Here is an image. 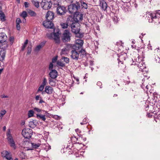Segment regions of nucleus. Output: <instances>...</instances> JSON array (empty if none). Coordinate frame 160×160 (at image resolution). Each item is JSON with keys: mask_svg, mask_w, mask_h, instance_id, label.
I'll use <instances>...</instances> for the list:
<instances>
[{"mask_svg": "<svg viewBox=\"0 0 160 160\" xmlns=\"http://www.w3.org/2000/svg\"><path fill=\"white\" fill-rule=\"evenodd\" d=\"M54 14L52 11H49L47 12L46 15V20H51L54 18Z\"/></svg>", "mask_w": 160, "mask_h": 160, "instance_id": "dca6fc26", "label": "nucleus"}, {"mask_svg": "<svg viewBox=\"0 0 160 160\" xmlns=\"http://www.w3.org/2000/svg\"><path fill=\"white\" fill-rule=\"evenodd\" d=\"M45 42H42L39 45L37 46L35 48L34 51L35 52H38L44 45Z\"/></svg>", "mask_w": 160, "mask_h": 160, "instance_id": "4be33fe9", "label": "nucleus"}, {"mask_svg": "<svg viewBox=\"0 0 160 160\" xmlns=\"http://www.w3.org/2000/svg\"><path fill=\"white\" fill-rule=\"evenodd\" d=\"M6 113V111L5 110H3L0 111V122L1 121L2 118Z\"/></svg>", "mask_w": 160, "mask_h": 160, "instance_id": "a878e982", "label": "nucleus"}, {"mask_svg": "<svg viewBox=\"0 0 160 160\" xmlns=\"http://www.w3.org/2000/svg\"><path fill=\"white\" fill-rule=\"evenodd\" d=\"M83 44V41L82 40L80 39H77L76 40L75 44L73 46V48L74 49L77 50L81 48Z\"/></svg>", "mask_w": 160, "mask_h": 160, "instance_id": "1a4fd4ad", "label": "nucleus"}, {"mask_svg": "<svg viewBox=\"0 0 160 160\" xmlns=\"http://www.w3.org/2000/svg\"><path fill=\"white\" fill-rule=\"evenodd\" d=\"M57 57H56L53 58L52 59V63H54L56 62L57 60Z\"/></svg>", "mask_w": 160, "mask_h": 160, "instance_id": "09e8293b", "label": "nucleus"}, {"mask_svg": "<svg viewBox=\"0 0 160 160\" xmlns=\"http://www.w3.org/2000/svg\"><path fill=\"white\" fill-rule=\"evenodd\" d=\"M32 146L33 148H38V147L40 146V144L36 143H32Z\"/></svg>", "mask_w": 160, "mask_h": 160, "instance_id": "2f4dec72", "label": "nucleus"}, {"mask_svg": "<svg viewBox=\"0 0 160 160\" xmlns=\"http://www.w3.org/2000/svg\"><path fill=\"white\" fill-rule=\"evenodd\" d=\"M57 64L58 65L60 66L64 67L65 66V64L63 62L60 61H58Z\"/></svg>", "mask_w": 160, "mask_h": 160, "instance_id": "e433bc0d", "label": "nucleus"}, {"mask_svg": "<svg viewBox=\"0 0 160 160\" xmlns=\"http://www.w3.org/2000/svg\"><path fill=\"white\" fill-rule=\"evenodd\" d=\"M47 83V79L46 78H44L43 81V82L41 85L45 87V86L46 85Z\"/></svg>", "mask_w": 160, "mask_h": 160, "instance_id": "a19ab883", "label": "nucleus"}, {"mask_svg": "<svg viewBox=\"0 0 160 160\" xmlns=\"http://www.w3.org/2000/svg\"><path fill=\"white\" fill-rule=\"evenodd\" d=\"M51 116L52 118H53L56 119H57V120L59 119L60 118V117L57 115H51Z\"/></svg>", "mask_w": 160, "mask_h": 160, "instance_id": "79ce46f5", "label": "nucleus"}, {"mask_svg": "<svg viewBox=\"0 0 160 160\" xmlns=\"http://www.w3.org/2000/svg\"><path fill=\"white\" fill-rule=\"evenodd\" d=\"M37 118L38 119H40L43 120V121H45L46 120V118H45V115H37Z\"/></svg>", "mask_w": 160, "mask_h": 160, "instance_id": "c85d7f7f", "label": "nucleus"}, {"mask_svg": "<svg viewBox=\"0 0 160 160\" xmlns=\"http://www.w3.org/2000/svg\"><path fill=\"white\" fill-rule=\"evenodd\" d=\"M97 85L99 86H100L102 85V83L100 82H98L97 83Z\"/></svg>", "mask_w": 160, "mask_h": 160, "instance_id": "052dcab7", "label": "nucleus"}, {"mask_svg": "<svg viewBox=\"0 0 160 160\" xmlns=\"http://www.w3.org/2000/svg\"><path fill=\"white\" fill-rule=\"evenodd\" d=\"M16 27L17 30H19L20 29V24H16Z\"/></svg>", "mask_w": 160, "mask_h": 160, "instance_id": "603ef678", "label": "nucleus"}, {"mask_svg": "<svg viewBox=\"0 0 160 160\" xmlns=\"http://www.w3.org/2000/svg\"><path fill=\"white\" fill-rule=\"evenodd\" d=\"M142 58L140 57L138 54H136L134 58H132L133 63H138L142 62Z\"/></svg>", "mask_w": 160, "mask_h": 160, "instance_id": "ddd939ff", "label": "nucleus"}, {"mask_svg": "<svg viewBox=\"0 0 160 160\" xmlns=\"http://www.w3.org/2000/svg\"><path fill=\"white\" fill-rule=\"evenodd\" d=\"M70 34L68 30H66L64 31L62 36V40L63 42H66L69 41L70 39Z\"/></svg>", "mask_w": 160, "mask_h": 160, "instance_id": "9d476101", "label": "nucleus"}, {"mask_svg": "<svg viewBox=\"0 0 160 160\" xmlns=\"http://www.w3.org/2000/svg\"><path fill=\"white\" fill-rule=\"evenodd\" d=\"M34 111L32 110H29L28 113V118H31L33 116Z\"/></svg>", "mask_w": 160, "mask_h": 160, "instance_id": "72a5a7b5", "label": "nucleus"}, {"mask_svg": "<svg viewBox=\"0 0 160 160\" xmlns=\"http://www.w3.org/2000/svg\"><path fill=\"white\" fill-rule=\"evenodd\" d=\"M38 124V122L36 120H33L32 121H30L29 122V127L32 128H35Z\"/></svg>", "mask_w": 160, "mask_h": 160, "instance_id": "412c9836", "label": "nucleus"}, {"mask_svg": "<svg viewBox=\"0 0 160 160\" xmlns=\"http://www.w3.org/2000/svg\"><path fill=\"white\" fill-rule=\"evenodd\" d=\"M80 4L79 2H77L75 4H71L68 6V10L71 13H76L78 10L80 8Z\"/></svg>", "mask_w": 160, "mask_h": 160, "instance_id": "39448f33", "label": "nucleus"}, {"mask_svg": "<svg viewBox=\"0 0 160 160\" xmlns=\"http://www.w3.org/2000/svg\"><path fill=\"white\" fill-rule=\"evenodd\" d=\"M20 16L25 19L27 16V13L26 11H24L21 14Z\"/></svg>", "mask_w": 160, "mask_h": 160, "instance_id": "f704fd0d", "label": "nucleus"}, {"mask_svg": "<svg viewBox=\"0 0 160 160\" xmlns=\"http://www.w3.org/2000/svg\"><path fill=\"white\" fill-rule=\"evenodd\" d=\"M146 85L145 88L147 90L148 89V88L149 87L148 85H147V83L144 81L142 83V85L141 86L142 88L144 89V88L145 87V86Z\"/></svg>", "mask_w": 160, "mask_h": 160, "instance_id": "c756f323", "label": "nucleus"}, {"mask_svg": "<svg viewBox=\"0 0 160 160\" xmlns=\"http://www.w3.org/2000/svg\"><path fill=\"white\" fill-rule=\"evenodd\" d=\"M32 130L29 128H24L22 131V135L26 138H30L32 136Z\"/></svg>", "mask_w": 160, "mask_h": 160, "instance_id": "6e6552de", "label": "nucleus"}, {"mask_svg": "<svg viewBox=\"0 0 160 160\" xmlns=\"http://www.w3.org/2000/svg\"><path fill=\"white\" fill-rule=\"evenodd\" d=\"M44 87L41 85L39 87L38 90L37 92H39L40 91H42L44 88Z\"/></svg>", "mask_w": 160, "mask_h": 160, "instance_id": "58836bf2", "label": "nucleus"}, {"mask_svg": "<svg viewBox=\"0 0 160 160\" xmlns=\"http://www.w3.org/2000/svg\"><path fill=\"white\" fill-rule=\"evenodd\" d=\"M100 5L104 10H106L108 5L107 3L103 0L100 1Z\"/></svg>", "mask_w": 160, "mask_h": 160, "instance_id": "aec40b11", "label": "nucleus"}, {"mask_svg": "<svg viewBox=\"0 0 160 160\" xmlns=\"http://www.w3.org/2000/svg\"><path fill=\"white\" fill-rule=\"evenodd\" d=\"M81 52L84 54L85 52V50L84 49H82L81 50Z\"/></svg>", "mask_w": 160, "mask_h": 160, "instance_id": "bf43d9fd", "label": "nucleus"}, {"mask_svg": "<svg viewBox=\"0 0 160 160\" xmlns=\"http://www.w3.org/2000/svg\"><path fill=\"white\" fill-rule=\"evenodd\" d=\"M72 22L71 26L72 32L75 34L76 36L77 37L79 38L82 37V34H81L79 33L80 24L78 22Z\"/></svg>", "mask_w": 160, "mask_h": 160, "instance_id": "20e7f679", "label": "nucleus"}, {"mask_svg": "<svg viewBox=\"0 0 160 160\" xmlns=\"http://www.w3.org/2000/svg\"><path fill=\"white\" fill-rule=\"evenodd\" d=\"M3 130L4 131H5L6 130V127L5 126L3 127Z\"/></svg>", "mask_w": 160, "mask_h": 160, "instance_id": "774afa93", "label": "nucleus"}, {"mask_svg": "<svg viewBox=\"0 0 160 160\" xmlns=\"http://www.w3.org/2000/svg\"><path fill=\"white\" fill-rule=\"evenodd\" d=\"M41 98V97L39 95L36 96L35 97V99L37 101L40 100Z\"/></svg>", "mask_w": 160, "mask_h": 160, "instance_id": "8fccbe9b", "label": "nucleus"}, {"mask_svg": "<svg viewBox=\"0 0 160 160\" xmlns=\"http://www.w3.org/2000/svg\"><path fill=\"white\" fill-rule=\"evenodd\" d=\"M24 6L25 8H28V7L29 5V4L28 2H25L24 3Z\"/></svg>", "mask_w": 160, "mask_h": 160, "instance_id": "3c124183", "label": "nucleus"}, {"mask_svg": "<svg viewBox=\"0 0 160 160\" xmlns=\"http://www.w3.org/2000/svg\"><path fill=\"white\" fill-rule=\"evenodd\" d=\"M146 18L150 22H153L158 23L160 22V10H158L152 12H147L146 14Z\"/></svg>", "mask_w": 160, "mask_h": 160, "instance_id": "f03ea898", "label": "nucleus"}, {"mask_svg": "<svg viewBox=\"0 0 160 160\" xmlns=\"http://www.w3.org/2000/svg\"><path fill=\"white\" fill-rule=\"evenodd\" d=\"M33 109L35 111H36L38 112H40L41 111V109L36 108H34Z\"/></svg>", "mask_w": 160, "mask_h": 160, "instance_id": "de8ad7c7", "label": "nucleus"}, {"mask_svg": "<svg viewBox=\"0 0 160 160\" xmlns=\"http://www.w3.org/2000/svg\"><path fill=\"white\" fill-rule=\"evenodd\" d=\"M88 120L86 118H85L83 119V122L85 123H86V124L87 123V122H88Z\"/></svg>", "mask_w": 160, "mask_h": 160, "instance_id": "4d7b16f0", "label": "nucleus"}, {"mask_svg": "<svg viewBox=\"0 0 160 160\" xmlns=\"http://www.w3.org/2000/svg\"><path fill=\"white\" fill-rule=\"evenodd\" d=\"M39 100L40 101L39 102V103H42L45 102L42 100V98Z\"/></svg>", "mask_w": 160, "mask_h": 160, "instance_id": "5fc2aeb1", "label": "nucleus"}, {"mask_svg": "<svg viewBox=\"0 0 160 160\" xmlns=\"http://www.w3.org/2000/svg\"><path fill=\"white\" fill-rule=\"evenodd\" d=\"M50 77L52 79H55L58 76V72L56 70H52L49 74Z\"/></svg>", "mask_w": 160, "mask_h": 160, "instance_id": "a211bd4d", "label": "nucleus"}, {"mask_svg": "<svg viewBox=\"0 0 160 160\" xmlns=\"http://www.w3.org/2000/svg\"><path fill=\"white\" fill-rule=\"evenodd\" d=\"M75 131L76 132H77V133H78V132H80V130H79L78 129H77L75 130Z\"/></svg>", "mask_w": 160, "mask_h": 160, "instance_id": "e2e57ef3", "label": "nucleus"}, {"mask_svg": "<svg viewBox=\"0 0 160 160\" xmlns=\"http://www.w3.org/2000/svg\"><path fill=\"white\" fill-rule=\"evenodd\" d=\"M7 139L8 142L10 146L14 149L16 148V145L13 138L10 134V132L9 130L7 133Z\"/></svg>", "mask_w": 160, "mask_h": 160, "instance_id": "423d86ee", "label": "nucleus"}, {"mask_svg": "<svg viewBox=\"0 0 160 160\" xmlns=\"http://www.w3.org/2000/svg\"><path fill=\"white\" fill-rule=\"evenodd\" d=\"M41 5L43 9L48 10L51 8L52 3L51 0H42Z\"/></svg>", "mask_w": 160, "mask_h": 160, "instance_id": "0eeeda50", "label": "nucleus"}, {"mask_svg": "<svg viewBox=\"0 0 160 160\" xmlns=\"http://www.w3.org/2000/svg\"><path fill=\"white\" fill-rule=\"evenodd\" d=\"M16 24H20L22 22L21 19L19 18H17L16 19Z\"/></svg>", "mask_w": 160, "mask_h": 160, "instance_id": "49530a36", "label": "nucleus"}, {"mask_svg": "<svg viewBox=\"0 0 160 160\" xmlns=\"http://www.w3.org/2000/svg\"><path fill=\"white\" fill-rule=\"evenodd\" d=\"M66 8L63 6H59L57 9V14L60 15L64 14L66 12Z\"/></svg>", "mask_w": 160, "mask_h": 160, "instance_id": "f8f14e48", "label": "nucleus"}, {"mask_svg": "<svg viewBox=\"0 0 160 160\" xmlns=\"http://www.w3.org/2000/svg\"><path fill=\"white\" fill-rule=\"evenodd\" d=\"M32 50L31 47L28 46V48L27 53L29 54L31 53Z\"/></svg>", "mask_w": 160, "mask_h": 160, "instance_id": "a18cd8bd", "label": "nucleus"}, {"mask_svg": "<svg viewBox=\"0 0 160 160\" xmlns=\"http://www.w3.org/2000/svg\"><path fill=\"white\" fill-rule=\"evenodd\" d=\"M80 124L82 125H83L84 124H86V123L84 122H82L80 123Z\"/></svg>", "mask_w": 160, "mask_h": 160, "instance_id": "338daca9", "label": "nucleus"}, {"mask_svg": "<svg viewBox=\"0 0 160 160\" xmlns=\"http://www.w3.org/2000/svg\"><path fill=\"white\" fill-rule=\"evenodd\" d=\"M28 42V39H27L26 40V41L25 42L24 44L27 45Z\"/></svg>", "mask_w": 160, "mask_h": 160, "instance_id": "680f3d73", "label": "nucleus"}, {"mask_svg": "<svg viewBox=\"0 0 160 160\" xmlns=\"http://www.w3.org/2000/svg\"><path fill=\"white\" fill-rule=\"evenodd\" d=\"M14 38L13 37H11L9 38V40L11 43L12 44L14 41Z\"/></svg>", "mask_w": 160, "mask_h": 160, "instance_id": "37998d69", "label": "nucleus"}, {"mask_svg": "<svg viewBox=\"0 0 160 160\" xmlns=\"http://www.w3.org/2000/svg\"><path fill=\"white\" fill-rule=\"evenodd\" d=\"M53 91L52 88L50 86H47L45 88V90L44 92H45L48 94H51L52 93ZM44 93V91L42 92V94H43Z\"/></svg>", "mask_w": 160, "mask_h": 160, "instance_id": "f3484780", "label": "nucleus"}, {"mask_svg": "<svg viewBox=\"0 0 160 160\" xmlns=\"http://www.w3.org/2000/svg\"><path fill=\"white\" fill-rule=\"evenodd\" d=\"M2 156L8 160H12L10 153L7 151H4L2 152Z\"/></svg>", "mask_w": 160, "mask_h": 160, "instance_id": "4468645a", "label": "nucleus"}, {"mask_svg": "<svg viewBox=\"0 0 160 160\" xmlns=\"http://www.w3.org/2000/svg\"><path fill=\"white\" fill-rule=\"evenodd\" d=\"M0 19L2 21H4L5 20V15L1 11H0Z\"/></svg>", "mask_w": 160, "mask_h": 160, "instance_id": "393cba45", "label": "nucleus"}, {"mask_svg": "<svg viewBox=\"0 0 160 160\" xmlns=\"http://www.w3.org/2000/svg\"><path fill=\"white\" fill-rule=\"evenodd\" d=\"M28 12L29 15L31 17H35L36 16V13L32 10H28Z\"/></svg>", "mask_w": 160, "mask_h": 160, "instance_id": "bb28decb", "label": "nucleus"}, {"mask_svg": "<svg viewBox=\"0 0 160 160\" xmlns=\"http://www.w3.org/2000/svg\"><path fill=\"white\" fill-rule=\"evenodd\" d=\"M71 58L74 60H77L79 58L80 52H78L75 50H72L71 52Z\"/></svg>", "mask_w": 160, "mask_h": 160, "instance_id": "9b49d317", "label": "nucleus"}, {"mask_svg": "<svg viewBox=\"0 0 160 160\" xmlns=\"http://www.w3.org/2000/svg\"><path fill=\"white\" fill-rule=\"evenodd\" d=\"M25 48H26V47L25 46H24L23 45L22 47V50L23 51L25 49Z\"/></svg>", "mask_w": 160, "mask_h": 160, "instance_id": "0e129e2a", "label": "nucleus"}, {"mask_svg": "<svg viewBox=\"0 0 160 160\" xmlns=\"http://www.w3.org/2000/svg\"><path fill=\"white\" fill-rule=\"evenodd\" d=\"M32 3L37 8H38L39 7V4L38 1L36 0H32Z\"/></svg>", "mask_w": 160, "mask_h": 160, "instance_id": "cd10ccee", "label": "nucleus"}, {"mask_svg": "<svg viewBox=\"0 0 160 160\" xmlns=\"http://www.w3.org/2000/svg\"><path fill=\"white\" fill-rule=\"evenodd\" d=\"M67 2L69 3H72L73 2V0H65Z\"/></svg>", "mask_w": 160, "mask_h": 160, "instance_id": "13d9d810", "label": "nucleus"}, {"mask_svg": "<svg viewBox=\"0 0 160 160\" xmlns=\"http://www.w3.org/2000/svg\"><path fill=\"white\" fill-rule=\"evenodd\" d=\"M68 51V50L67 48H65L62 49V50L61 52V55L66 54Z\"/></svg>", "mask_w": 160, "mask_h": 160, "instance_id": "473e14b6", "label": "nucleus"}, {"mask_svg": "<svg viewBox=\"0 0 160 160\" xmlns=\"http://www.w3.org/2000/svg\"><path fill=\"white\" fill-rule=\"evenodd\" d=\"M83 18V14L78 12L75 13L74 18L72 16H70L67 18L68 22L70 20L71 22H78L81 21Z\"/></svg>", "mask_w": 160, "mask_h": 160, "instance_id": "7ed1b4c3", "label": "nucleus"}, {"mask_svg": "<svg viewBox=\"0 0 160 160\" xmlns=\"http://www.w3.org/2000/svg\"><path fill=\"white\" fill-rule=\"evenodd\" d=\"M43 146H46L48 147V148H45V149L46 150H48L51 149V147L48 144H44L43 145Z\"/></svg>", "mask_w": 160, "mask_h": 160, "instance_id": "c03bdc74", "label": "nucleus"}, {"mask_svg": "<svg viewBox=\"0 0 160 160\" xmlns=\"http://www.w3.org/2000/svg\"><path fill=\"white\" fill-rule=\"evenodd\" d=\"M7 37L4 32L0 33V42H4L7 39Z\"/></svg>", "mask_w": 160, "mask_h": 160, "instance_id": "6ab92c4d", "label": "nucleus"}, {"mask_svg": "<svg viewBox=\"0 0 160 160\" xmlns=\"http://www.w3.org/2000/svg\"><path fill=\"white\" fill-rule=\"evenodd\" d=\"M53 4L57 6H59L61 3L60 0H53Z\"/></svg>", "mask_w": 160, "mask_h": 160, "instance_id": "7c9ffc66", "label": "nucleus"}, {"mask_svg": "<svg viewBox=\"0 0 160 160\" xmlns=\"http://www.w3.org/2000/svg\"><path fill=\"white\" fill-rule=\"evenodd\" d=\"M53 64H52V63H50L49 65V69L50 70H51L53 68Z\"/></svg>", "mask_w": 160, "mask_h": 160, "instance_id": "864d4df0", "label": "nucleus"}, {"mask_svg": "<svg viewBox=\"0 0 160 160\" xmlns=\"http://www.w3.org/2000/svg\"><path fill=\"white\" fill-rule=\"evenodd\" d=\"M25 48H26V47L25 46H24L23 45L22 47V50L23 51L25 49Z\"/></svg>", "mask_w": 160, "mask_h": 160, "instance_id": "69168bd1", "label": "nucleus"}, {"mask_svg": "<svg viewBox=\"0 0 160 160\" xmlns=\"http://www.w3.org/2000/svg\"><path fill=\"white\" fill-rule=\"evenodd\" d=\"M67 21L68 22V23L67 22H61L60 23L61 27L62 28H67L68 26V24H69L70 25L71 24V23L69 22H70V20L68 22V21Z\"/></svg>", "mask_w": 160, "mask_h": 160, "instance_id": "5701e85b", "label": "nucleus"}, {"mask_svg": "<svg viewBox=\"0 0 160 160\" xmlns=\"http://www.w3.org/2000/svg\"><path fill=\"white\" fill-rule=\"evenodd\" d=\"M6 55V52L4 50H1L0 51V59L2 60H3L5 58Z\"/></svg>", "mask_w": 160, "mask_h": 160, "instance_id": "b1692460", "label": "nucleus"}, {"mask_svg": "<svg viewBox=\"0 0 160 160\" xmlns=\"http://www.w3.org/2000/svg\"><path fill=\"white\" fill-rule=\"evenodd\" d=\"M113 20L115 22V23H117L119 20V18H118L117 16H114L113 18Z\"/></svg>", "mask_w": 160, "mask_h": 160, "instance_id": "ea45409f", "label": "nucleus"}, {"mask_svg": "<svg viewBox=\"0 0 160 160\" xmlns=\"http://www.w3.org/2000/svg\"><path fill=\"white\" fill-rule=\"evenodd\" d=\"M0 97L2 98H8V96L5 95H1Z\"/></svg>", "mask_w": 160, "mask_h": 160, "instance_id": "6e6d98bb", "label": "nucleus"}, {"mask_svg": "<svg viewBox=\"0 0 160 160\" xmlns=\"http://www.w3.org/2000/svg\"><path fill=\"white\" fill-rule=\"evenodd\" d=\"M62 59L64 60V61L66 63H68L69 61V58L67 57H62Z\"/></svg>", "mask_w": 160, "mask_h": 160, "instance_id": "4c0bfd02", "label": "nucleus"}, {"mask_svg": "<svg viewBox=\"0 0 160 160\" xmlns=\"http://www.w3.org/2000/svg\"><path fill=\"white\" fill-rule=\"evenodd\" d=\"M81 4L82 8H83L85 9H87L88 8L87 4L84 2H81Z\"/></svg>", "mask_w": 160, "mask_h": 160, "instance_id": "c9c22d12", "label": "nucleus"}, {"mask_svg": "<svg viewBox=\"0 0 160 160\" xmlns=\"http://www.w3.org/2000/svg\"><path fill=\"white\" fill-rule=\"evenodd\" d=\"M131 65H137V67H138L139 68H140L139 71H141L142 72H143V69L146 68L145 65L142 62L138 63H132Z\"/></svg>", "mask_w": 160, "mask_h": 160, "instance_id": "2eb2a0df", "label": "nucleus"}, {"mask_svg": "<svg viewBox=\"0 0 160 160\" xmlns=\"http://www.w3.org/2000/svg\"><path fill=\"white\" fill-rule=\"evenodd\" d=\"M43 25L46 28L53 29V33H47V36L50 39H53L56 43H58L60 42L59 36L61 34L58 29H54V24L51 20H46L43 23Z\"/></svg>", "mask_w": 160, "mask_h": 160, "instance_id": "f257e3e1", "label": "nucleus"}]
</instances>
